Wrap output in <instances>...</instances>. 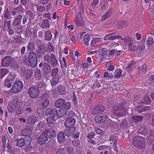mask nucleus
Instances as JSON below:
<instances>
[{"mask_svg":"<svg viewBox=\"0 0 154 154\" xmlns=\"http://www.w3.org/2000/svg\"><path fill=\"white\" fill-rule=\"evenodd\" d=\"M124 42L128 47V50L132 51H138L139 54L143 55L145 53L146 47L143 41L133 42L132 38H127Z\"/></svg>","mask_w":154,"mask_h":154,"instance_id":"obj_1","label":"nucleus"},{"mask_svg":"<svg viewBox=\"0 0 154 154\" xmlns=\"http://www.w3.org/2000/svg\"><path fill=\"white\" fill-rule=\"evenodd\" d=\"M2 64L4 66L11 65L15 68L18 67L17 63L15 59L10 56L5 57L2 60Z\"/></svg>","mask_w":154,"mask_h":154,"instance_id":"obj_2","label":"nucleus"},{"mask_svg":"<svg viewBox=\"0 0 154 154\" xmlns=\"http://www.w3.org/2000/svg\"><path fill=\"white\" fill-rule=\"evenodd\" d=\"M133 144L135 147L138 148L143 149L145 146V139L140 136H136L133 139Z\"/></svg>","mask_w":154,"mask_h":154,"instance_id":"obj_3","label":"nucleus"},{"mask_svg":"<svg viewBox=\"0 0 154 154\" xmlns=\"http://www.w3.org/2000/svg\"><path fill=\"white\" fill-rule=\"evenodd\" d=\"M44 59L49 64H51L53 67H54L57 65L58 62L54 54H51L50 56L47 54L44 57Z\"/></svg>","mask_w":154,"mask_h":154,"instance_id":"obj_4","label":"nucleus"},{"mask_svg":"<svg viewBox=\"0 0 154 154\" xmlns=\"http://www.w3.org/2000/svg\"><path fill=\"white\" fill-rule=\"evenodd\" d=\"M113 109L114 114L119 116H124L126 113V110L122 106H115Z\"/></svg>","mask_w":154,"mask_h":154,"instance_id":"obj_5","label":"nucleus"},{"mask_svg":"<svg viewBox=\"0 0 154 154\" xmlns=\"http://www.w3.org/2000/svg\"><path fill=\"white\" fill-rule=\"evenodd\" d=\"M23 84L21 81H16L10 91L12 93H16L20 92L23 88Z\"/></svg>","mask_w":154,"mask_h":154,"instance_id":"obj_6","label":"nucleus"},{"mask_svg":"<svg viewBox=\"0 0 154 154\" xmlns=\"http://www.w3.org/2000/svg\"><path fill=\"white\" fill-rule=\"evenodd\" d=\"M28 59L32 67H35L37 64V58L35 53L32 51L30 52L28 56Z\"/></svg>","mask_w":154,"mask_h":154,"instance_id":"obj_7","label":"nucleus"},{"mask_svg":"<svg viewBox=\"0 0 154 154\" xmlns=\"http://www.w3.org/2000/svg\"><path fill=\"white\" fill-rule=\"evenodd\" d=\"M50 129V128L48 129H46L40 136L38 139L39 143L44 144L48 140V134L49 132V129Z\"/></svg>","mask_w":154,"mask_h":154,"instance_id":"obj_8","label":"nucleus"},{"mask_svg":"<svg viewBox=\"0 0 154 154\" xmlns=\"http://www.w3.org/2000/svg\"><path fill=\"white\" fill-rule=\"evenodd\" d=\"M20 105V103L18 102L16 103L11 102L8 104L7 108L9 112L12 113L16 110V108L19 107Z\"/></svg>","mask_w":154,"mask_h":154,"instance_id":"obj_9","label":"nucleus"},{"mask_svg":"<svg viewBox=\"0 0 154 154\" xmlns=\"http://www.w3.org/2000/svg\"><path fill=\"white\" fill-rule=\"evenodd\" d=\"M40 91L38 88L31 87L28 90V93L30 96L32 98H35L38 96Z\"/></svg>","mask_w":154,"mask_h":154,"instance_id":"obj_10","label":"nucleus"},{"mask_svg":"<svg viewBox=\"0 0 154 154\" xmlns=\"http://www.w3.org/2000/svg\"><path fill=\"white\" fill-rule=\"evenodd\" d=\"M108 117L107 115L104 113L98 115L95 118V121L97 123H100L106 121Z\"/></svg>","mask_w":154,"mask_h":154,"instance_id":"obj_11","label":"nucleus"},{"mask_svg":"<svg viewBox=\"0 0 154 154\" xmlns=\"http://www.w3.org/2000/svg\"><path fill=\"white\" fill-rule=\"evenodd\" d=\"M117 38H119V39H122L120 35H116V33L115 32L106 35L104 37V40L105 41L113 40Z\"/></svg>","mask_w":154,"mask_h":154,"instance_id":"obj_12","label":"nucleus"},{"mask_svg":"<svg viewBox=\"0 0 154 154\" xmlns=\"http://www.w3.org/2000/svg\"><path fill=\"white\" fill-rule=\"evenodd\" d=\"M149 128L145 126L141 127L138 131V134L146 136L150 131Z\"/></svg>","mask_w":154,"mask_h":154,"instance_id":"obj_13","label":"nucleus"},{"mask_svg":"<svg viewBox=\"0 0 154 154\" xmlns=\"http://www.w3.org/2000/svg\"><path fill=\"white\" fill-rule=\"evenodd\" d=\"M43 101L42 103V106L43 107L45 108L48 105L49 101L48 99L49 95L47 94H43L42 96Z\"/></svg>","mask_w":154,"mask_h":154,"instance_id":"obj_14","label":"nucleus"},{"mask_svg":"<svg viewBox=\"0 0 154 154\" xmlns=\"http://www.w3.org/2000/svg\"><path fill=\"white\" fill-rule=\"evenodd\" d=\"M104 110V108L103 106L99 105L95 107L92 111V113L93 114L96 115L103 112Z\"/></svg>","mask_w":154,"mask_h":154,"instance_id":"obj_15","label":"nucleus"},{"mask_svg":"<svg viewBox=\"0 0 154 154\" xmlns=\"http://www.w3.org/2000/svg\"><path fill=\"white\" fill-rule=\"evenodd\" d=\"M75 23L76 25L78 26H84L85 24V22L83 20L81 15L77 16Z\"/></svg>","mask_w":154,"mask_h":154,"instance_id":"obj_16","label":"nucleus"},{"mask_svg":"<svg viewBox=\"0 0 154 154\" xmlns=\"http://www.w3.org/2000/svg\"><path fill=\"white\" fill-rule=\"evenodd\" d=\"M45 114L47 116H56L57 115V109H55L48 108L45 111Z\"/></svg>","mask_w":154,"mask_h":154,"instance_id":"obj_17","label":"nucleus"},{"mask_svg":"<svg viewBox=\"0 0 154 154\" xmlns=\"http://www.w3.org/2000/svg\"><path fill=\"white\" fill-rule=\"evenodd\" d=\"M75 123V120L72 118L66 120L65 122V125L66 128H70L74 125Z\"/></svg>","mask_w":154,"mask_h":154,"instance_id":"obj_18","label":"nucleus"},{"mask_svg":"<svg viewBox=\"0 0 154 154\" xmlns=\"http://www.w3.org/2000/svg\"><path fill=\"white\" fill-rule=\"evenodd\" d=\"M22 16L20 15H19L14 19L12 24L14 26H18L20 24L21 22Z\"/></svg>","mask_w":154,"mask_h":154,"instance_id":"obj_19","label":"nucleus"},{"mask_svg":"<svg viewBox=\"0 0 154 154\" xmlns=\"http://www.w3.org/2000/svg\"><path fill=\"white\" fill-rule=\"evenodd\" d=\"M65 103V100L62 99H60L57 100L55 102V106L57 108L63 107Z\"/></svg>","mask_w":154,"mask_h":154,"instance_id":"obj_20","label":"nucleus"},{"mask_svg":"<svg viewBox=\"0 0 154 154\" xmlns=\"http://www.w3.org/2000/svg\"><path fill=\"white\" fill-rule=\"evenodd\" d=\"M42 71L44 73L46 74L50 73L51 71V66L47 63H44Z\"/></svg>","mask_w":154,"mask_h":154,"instance_id":"obj_21","label":"nucleus"},{"mask_svg":"<svg viewBox=\"0 0 154 154\" xmlns=\"http://www.w3.org/2000/svg\"><path fill=\"white\" fill-rule=\"evenodd\" d=\"M113 10L110 8L106 14H104L102 17L101 20L104 21L109 18L112 14Z\"/></svg>","mask_w":154,"mask_h":154,"instance_id":"obj_22","label":"nucleus"},{"mask_svg":"<svg viewBox=\"0 0 154 154\" xmlns=\"http://www.w3.org/2000/svg\"><path fill=\"white\" fill-rule=\"evenodd\" d=\"M55 116H52L48 118L47 121L48 123L49 124H51L50 125L51 128H53L54 127V125L53 124L54 122L56 121L57 119L55 118Z\"/></svg>","mask_w":154,"mask_h":154,"instance_id":"obj_23","label":"nucleus"},{"mask_svg":"<svg viewBox=\"0 0 154 154\" xmlns=\"http://www.w3.org/2000/svg\"><path fill=\"white\" fill-rule=\"evenodd\" d=\"M57 139L59 143H62L66 140L65 136L63 133L60 132L57 135Z\"/></svg>","mask_w":154,"mask_h":154,"instance_id":"obj_24","label":"nucleus"},{"mask_svg":"<svg viewBox=\"0 0 154 154\" xmlns=\"http://www.w3.org/2000/svg\"><path fill=\"white\" fill-rule=\"evenodd\" d=\"M148 142L151 143L154 141V131H151L149 132V135L147 137Z\"/></svg>","mask_w":154,"mask_h":154,"instance_id":"obj_25","label":"nucleus"},{"mask_svg":"<svg viewBox=\"0 0 154 154\" xmlns=\"http://www.w3.org/2000/svg\"><path fill=\"white\" fill-rule=\"evenodd\" d=\"M17 141V145L19 147H22L25 144L24 140L22 138H17L16 140Z\"/></svg>","mask_w":154,"mask_h":154,"instance_id":"obj_26","label":"nucleus"},{"mask_svg":"<svg viewBox=\"0 0 154 154\" xmlns=\"http://www.w3.org/2000/svg\"><path fill=\"white\" fill-rule=\"evenodd\" d=\"M102 42L101 39L100 38H96L93 40L91 44L92 46L95 47L100 42Z\"/></svg>","mask_w":154,"mask_h":154,"instance_id":"obj_27","label":"nucleus"},{"mask_svg":"<svg viewBox=\"0 0 154 154\" xmlns=\"http://www.w3.org/2000/svg\"><path fill=\"white\" fill-rule=\"evenodd\" d=\"M66 111L63 109H60L58 111H57V115L58 118L62 117L64 115L66 114Z\"/></svg>","mask_w":154,"mask_h":154,"instance_id":"obj_28","label":"nucleus"},{"mask_svg":"<svg viewBox=\"0 0 154 154\" xmlns=\"http://www.w3.org/2000/svg\"><path fill=\"white\" fill-rule=\"evenodd\" d=\"M136 63L134 61H131L128 64V66L126 67V69L128 72L132 71L133 69L132 65H134Z\"/></svg>","mask_w":154,"mask_h":154,"instance_id":"obj_29","label":"nucleus"},{"mask_svg":"<svg viewBox=\"0 0 154 154\" xmlns=\"http://www.w3.org/2000/svg\"><path fill=\"white\" fill-rule=\"evenodd\" d=\"M8 70L6 69H2L0 72V78L2 79L8 73Z\"/></svg>","mask_w":154,"mask_h":154,"instance_id":"obj_30","label":"nucleus"},{"mask_svg":"<svg viewBox=\"0 0 154 154\" xmlns=\"http://www.w3.org/2000/svg\"><path fill=\"white\" fill-rule=\"evenodd\" d=\"M58 70L57 68L53 69L51 74V76L53 77H60L58 74Z\"/></svg>","mask_w":154,"mask_h":154,"instance_id":"obj_31","label":"nucleus"},{"mask_svg":"<svg viewBox=\"0 0 154 154\" xmlns=\"http://www.w3.org/2000/svg\"><path fill=\"white\" fill-rule=\"evenodd\" d=\"M45 123L44 122H41L37 125L35 128V130L38 131L42 129L45 127Z\"/></svg>","mask_w":154,"mask_h":154,"instance_id":"obj_32","label":"nucleus"},{"mask_svg":"<svg viewBox=\"0 0 154 154\" xmlns=\"http://www.w3.org/2000/svg\"><path fill=\"white\" fill-rule=\"evenodd\" d=\"M61 77H53V78L51 82V83L52 86H55L58 83Z\"/></svg>","mask_w":154,"mask_h":154,"instance_id":"obj_33","label":"nucleus"},{"mask_svg":"<svg viewBox=\"0 0 154 154\" xmlns=\"http://www.w3.org/2000/svg\"><path fill=\"white\" fill-rule=\"evenodd\" d=\"M27 49L29 51H33L35 49L34 43L32 42H29L27 47Z\"/></svg>","mask_w":154,"mask_h":154,"instance_id":"obj_34","label":"nucleus"},{"mask_svg":"<svg viewBox=\"0 0 154 154\" xmlns=\"http://www.w3.org/2000/svg\"><path fill=\"white\" fill-rule=\"evenodd\" d=\"M132 119L135 122H139L143 120V117L140 116H134L132 117Z\"/></svg>","mask_w":154,"mask_h":154,"instance_id":"obj_35","label":"nucleus"},{"mask_svg":"<svg viewBox=\"0 0 154 154\" xmlns=\"http://www.w3.org/2000/svg\"><path fill=\"white\" fill-rule=\"evenodd\" d=\"M90 40V36L89 35L86 34L84 36V41L85 44L87 45H89V42Z\"/></svg>","mask_w":154,"mask_h":154,"instance_id":"obj_36","label":"nucleus"},{"mask_svg":"<svg viewBox=\"0 0 154 154\" xmlns=\"http://www.w3.org/2000/svg\"><path fill=\"white\" fill-rule=\"evenodd\" d=\"M45 38L46 40H50L52 38V34L49 30H48L45 32Z\"/></svg>","mask_w":154,"mask_h":154,"instance_id":"obj_37","label":"nucleus"},{"mask_svg":"<svg viewBox=\"0 0 154 154\" xmlns=\"http://www.w3.org/2000/svg\"><path fill=\"white\" fill-rule=\"evenodd\" d=\"M37 121V119L35 116H32L28 118V122L29 124H34Z\"/></svg>","mask_w":154,"mask_h":154,"instance_id":"obj_38","label":"nucleus"},{"mask_svg":"<svg viewBox=\"0 0 154 154\" xmlns=\"http://www.w3.org/2000/svg\"><path fill=\"white\" fill-rule=\"evenodd\" d=\"M147 45L149 47H150L154 43V41L152 36L149 37L147 38L146 42Z\"/></svg>","mask_w":154,"mask_h":154,"instance_id":"obj_39","label":"nucleus"},{"mask_svg":"<svg viewBox=\"0 0 154 154\" xmlns=\"http://www.w3.org/2000/svg\"><path fill=\"white\" fill-rule=\"evenodd\" d=\"M16 75L14 73H10L7 77L6 79L11 81L14 79L16 77Z\"/></svg>","mask_w":154,"mask_h":154,"instance_id":"obj_40","label":"nucleus"},{"mask_svg":"<svg viewBox=\"0 0 154 154\" xmlns=\"http://www.w3.org/2000/svg\"><path fill=\"white\" fill-rule=\"evenodd\" d=\"M5 18L7 19H9L11 18L10 13L8 8H7L4 13Z\"/></svg>","mask_w":154,"mask_h":154,"instance_id":"obj_41","label":"nucleus"},{"mask_svg":"<svg viewBox=\"0 0 154 154\" xmlns=\"http://www.w3.org/2000/svg\"><path fill=\"white\" fill-rule=\"evenodd\" d=\"M46 48L43 45H41L39 46L38 51V54L40 53L41 54H43L45 52Z\"/></svg>","mask_w":154,"mask_h":154,"instance_id":"obj_42","label":"nucleus"},{"mask_svg":"<svg viewBox=\"0 0 154 154\" xmlns=\"http://www.w3.org/2000/svg\"><path fill=\"white\" fill-rule=\"evenodd\" d=\"M150 102V100L149 97L146 96L144 97L141 101V103L144 104H147Z\"/></svg>","mask_w":154,"mask_h":154,"instance_id":"obj_43","label":"nucleus"},{"mask_svg":"<svg viewBox=\"0 0 154 154\" xmlns=\"http://www.w3.org/2000/svg\"><path fill=\"white\" fill-rule=\"evenodd\" d=\"M59 91L60 95L65 94L66 92L65 88L62 85L60 86L59 88Z\"/></svg>","mask_w":154,"mask_h":154,"instance_id":"obj_44","label":"nucleus"},{"mask_svg":"<svg viewBox=\"0 0 154 154\" xmlns=\"http://www.w3.org/2000/svg\"><path fill=\"white\" fill-rule=\"evenodd\" d=\"M31 131V130L29 128H27L21 131V134L22 135L26 136L29 134Z\"/></svg>","mask_w":154,"mask_h":154,"instance_id":"obj_45","label":"nucleus"},{"mask_svg":"<svg viewBox=\"0 0 154 154\" xmlns=\"http://www.w3.org/2000/svg\"><path fill=\"white\" fill-rule=\"evenodd\" d=\"M148 14L150 18L152 20H154V10L152 8H150L148 11Z\"/></svg>","mask_w":154,"mask_h":154,"instance_id":"obj_46","label":"nucleus"},{"mask_svg":"<svg viewBox=\"0 0 154 154\" xmlns=\"http://www.w3.org/2000/svg\"><path fill=\"white\" fill-rule=\"evenodd\" d=\"M42 26L43 27L46 29L49 28L50 27L49 22L47 20H44L43 21Z\"/></svg>","mask_w":154,"mask_h":154,"instance_id":"obj_47","label":"nucleus"},{"mask_svg":"<svg viewBox=\"0 0 154 154\" xmlns=\"http://www.w3.org/2000/svg\"><path fill=\"white\" fill-rule=\"evenodd\" d=\"M35 75L37 79H41L42 75L41 71L39 69L36 70L35 72Z\"/></svg>","mask_w":154,"mask_h":154,"instance_id":"obj_48","label":"nucleus"},{"mask_svg":"<svg viewBox=\"0 0 154 154\" xmlns=\"http://www.w3.org/2000/svg\"><path fill=\"white\" fill-rule=\"evenodd\" d=\"M143 109V106H136L135 108V110L139 113L144 112Z\"/></svg>","mask_w":154,"mask_h":154,"instance_id":"obj_49","label":"nucleus"},{"mask_svg":"<svg viewBox=\"0 0 154 154\" xmlns=\"http://www.w3.org/2000/svg\"><path fill=\"white\" fill-rule=\"evenodd\" d=\"M5 85L6 87L10 88L12 86V83L11 81L6 79L5 82Z\"/></svg>","mask_w":154,"mask_h":154,"instance_id":"obj_50","label":"nucleus"},{"mask_svg":"<svg viewBox=\"0 0 154 154\" xmlns=\"http://www.w3.org/2000/svg\"><path fill=\"white\" fill-rule=\"evenodd\" d=\"M56 132L55 130H52L50 131L49 133V136L51 138H54L56 136Z\"/></svg>","mask_w":154,"mask_h":154,"instance_id":"obj_51","label":"nucleus"},{"mask_svg":"<svg viewBox=\"0 0 154 154\" xmlns=\"http://www.w3.org/2000/svg\"><path fill=\"white\" fill-rule=\"evenodd\" d=\"M36 6L38 11L39 12H42L45 9V7L43 6H39L38 5H36Z\"/></svg>","mask_w":154,"mask_h":154,"instance_id":"obj_52","label":"nucleus"},{"mask_svg":"<svg viewBox=\"0 0 154 154\" xmlns=\"http://www.w3.org/2000/svg\"><path fill=\"white\" fill-rule=\"evenodd\" d=\"M147 65L146 64H144L143 66H140L139 67V69L142 70L144 72H146L147 70Z\"/></svg>","mask_w":154,"mask_h":154,"instance_id":"obj_53","label":"nucleus"},{"mask_svg":"<svg viewBox=\"0 0 154 154\" xmlns=\"http://www.w3.org/2000/svg\"><path fill=\"white\" fill-rule=\"evenodd\" d=\"M122 73V72L121 69L116 70L115 73V76L118 78L120 77L121 76Z\"/></svg>","mask_w":154,"mask_h":154,"instance_id":"obj_54","label":"nucleus"},{"mask_svg":"<svg viewBox=\"0 0 154 154\" xmlns=\"http://www.w3.org/2000/svg\"><path fill=\"white\" fill-rule=\"evenodd\" d=\"M64 106V108L63 109H64L65 110H66L69 109L70 106V103L69 102H65V103Z\"/></svg>","mask_w":154,"mask_h":154,"instance_id":"obj_55","label":"nucleus"},{"mask_svg":"<svg viewBox=\"0 0 154 154\" xmlns=\"http://www.w3.org/2000/svg\"><path fill=\"white\" fill-rule=\"evenodd\" d=\"M72 143L73 146H78L80 144V142L78 140H73L72 141Z\"/></svg>","mask_w":154,"mask_h":154,"instance_id":"obj_56","label":"nucleus"},{"mask_svg":"<svg viewBox=\"0 0 154 154\" xmlns=\"http://www.w3.org/2000/svg\"><path fill=\"white\" fill-rule=\"evenodd\" d=\"M11 20H10L6 22L5 20V23L7 25L8 27V29L10 28H11Z\"/></svg>","mask_w":154,"mask_h":154,"instance_id":"obj_57","label":"nucleus"},{"mask_svg":"<svg viewBox=\"0 0 154 154\" xmlns=\"http://www.w3.org/2000/svg\"><path fill=\"white\" fill-rule=\"evenodd\" d=\"M56 154H65L64 150L63 149H60L57 152Z\"/></svg>","mask_w":154,"mask_h":154,"instance_id":"obj_58","label":"nucleus"},{"mask_svg":"<svg viewBox=\"0 0 154 154\" xmlns=\"http://www.w3.org/2000/svg\"><path fill=\"white\" fill-rule=\"evenodd\" d=\"M122 51L121 50L117 51L116 50L114 56H119L122 54Z\"/></svg>","mask_w":154,"mask_h":154,"instance_id":"obj_59","label":"nucleus"},{"mask_svg":"<svg viewBox=\"0 0 154 154\" xmlns=\"http://www.w3.org/2000/svg\"><path fill=\"white\" fill-rule=\"evenodd\" d=\"M69 134H71L73 133L75 130V127L72 126L69 128Z\"/></svg>","mask_w":154,"mask_h":154,"instance_id":"obj_60","label":"nucleus"},{"mask_svg":"<svg viewBox=\"0 0 154 154\" xmlns=\"http://www.w3.org/2000/svg\"><path fill=\"white\" fill-rule=\"evenodd\" d=\"M117 141L116 140L114 143H113V147H114V150L115 151H117Z\"/></svg>","mask_w":154,"mask_h":154,"instance_id":"obj_61","label":"nucleus"},{"mask_svg":"<svg viewBox=\"0 0 154 154\" xmlns=\"http://www.w3.org/2000/svg\"><path fill=\"white\" fill-rule=\"evenodd\" d=\"M104 77L107 78L108 79H111V78L113 77L112 75H109L108 73L107 72H106L104 73Z\"/></svg>","mask_w":154,"mask_h":154,"instance_id":"obj_62","label":"nucleus"},{"mask_svg":"<svg viewBox=\"0 0 154 154\" xmlns=\"http://www.w3.org/2000/svg\"><path fill=\"white\" fill-rule=\"evenodd\" d=\"M80 135L79 132L76 133L75 134H72V137L73 138H75L76 139L79 138Z\"/></svg>","mask_w":154,"mask_h":154,"instance_id":"obj_63","label":"nucleus"},{"mask_svg":"<svg viewBox=\"0 0 154 154\" xmlns=\"http://www.w3.org/2000/svg\"><path fill=\"white\" fill-rule=\"evenodd\" d=\"M99 0H94L92 4L93 6H95L99 3Z\"/></svg>","mask_w":154,"mask_h":154,"instance_id":"obj_64","label":"nucleus"}]
</instances>
